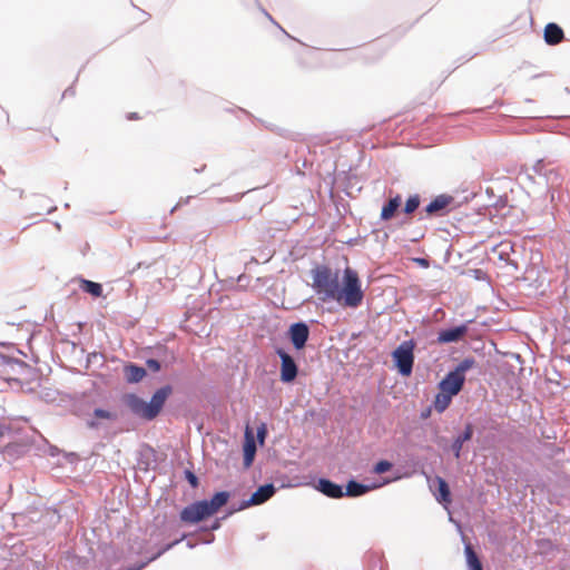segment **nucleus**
I'll return each mask as SVG.
<instances>
[{"label": "nucleus", "instance_id": "nucleus-45", "mask_svg": "<svg viewBox=\"0 0 570 570\" xmlns=\"http://www.w3.org/2000/svg\"><path fill=\"white\" fill-rule=\"evenodd\" d=\"M492 205L497 208H504L507 207V199L499 197Z\"/></svg>", "mask_w": 570, "mask_h": 570}, {"label": "nucleus", "instance_id": "nucleus-47", "mask_svg": "<svg viewBox=\"0 0 570 570\" xmlns=\"http://www.w3.org/2000/svg\"><path fill=\"white\" fill-rule=\"evenodd\" d=\"M76 91H75V87L71 85L69 86L62 94V98L63 97H67V96H75Z\"/></svg>", "mask_w": 570, "mask_h": 570}, {"label": "nucleus", "instance_id": "nucleus-20", "mask_svg": "<svg viewBox=\"0 0 570 570\" xmlns=\"http://www.w3.org/2000/svg\"><path fill=\"white\" fill-rule=\"evenodd\" d=\"M256 451H257V448H256L254 436L249 431H246L245 440L242 445L243 466L245 469H249L253 465L255 455H256Z\"/></svg>", "mask_w": 570, "mask_h": 570}, {"label": "nucleus", "instance_id": "nucleus-27", "mask_svg": "<svg viewBox=\"0 0 570 570\" xmlns=\"http://www.w3.org/2000/svg\"><path fill=\"white\" fill-rule=\"evenodd\" d=\"M455 395L446 392V391H440L435 394L433 406L438 413H443L449 405L451 404L452 399Z\"/></svg>", "mask_w": 570, "mask_h": 570}, {"label": "nucleus", "instance_id": "nucleus-38", "mask_svg": "<svg viewBox=\"0 0 570 570\" xmlns=\"http://www.w3.org/2000/svg\"><path fill=\"white\" fill-rule=\"evenodd\" d=\"M435 443H436V445L440 449H442V451L444 453H450L449 445H450L451 442L449 441L448 438H445V436H436Z\"/></svg>", "mask_w": 570, "mask_h": 570}, {"label": "nucleus", "instance_id": "nucleus-61", "mask_svg": "<svg viewBox=\"0 0 570 570\" xmlns=\"http://www.w3.org/2000/svg\"><path fill=\"white\" fill-rule=\"evenodd\" d=\"M276 27L279 29V30H283V27L279 24V23H275Z\"/></svg>", "mask_w": 570, "mask_h": 570}, {"label": "nucleus", "instance_id": "nucleus-52", "mask_svg": "<svg viewBox=\"0 0 570 570\" xmlns=\"http://www.w3.org/2000/svg\"><path fill=\"white\" fill-rule=\"evenodd\" d=\"M263 12L273 23H276V21L273 19V17L266 10L263 9Z\"/></svg>", "mask_w": 570, "mask_h": 570}, {"label": "nucleus", "instance_id": "nucleus-39", "mask_svg": "<svg viewBox=\"0 0 570 570\" xmlns=\"http://www.w3.org/2000/svg\"><path fill=\"white\" fill-rule=\"evenodd\" d=\"M87 362L92 363V364L100 362V364H101L104 362V355L98 352L89 353L88 357H87Z\"/></svg>", "mask_w": 570, "mask_h": 570}, {"label": "nucleus", "instance_id": "nucleus-43", "mask_svg": "<svg viewBox=\"0 0 570 570\" xmlns=\"http://www.w3.org/2000/svg\"><path fill=\"white\" fill-rule=\"evenodd\" d=\"M236 512H239V510L237 509V504H232L226 509L225 514L223 517L227 519Z\"/></svg>", "mask_w": 570, "mask_h": 570}, {"label": "nucleus", "instance_id": "nucleus-4", "mask_svg": "<svg viewBox=\"0 0 570 570\" xmlns=\"http://www.w3.org/2000/svg\"><path fill=\"white\" fill-rule=\"evenodd\" d=\"M414 350V340H407L403 341L391 353L393 365L403 377L410 376L413 372L415 361Z\"/></svg>", "mask_w": 570, "mask_h": 570}, {"label": "nucleus", "instance_id": "nucleus-60", "mask_svg": "<svg viewBox=\"0 0 570 570\" xmlns=\"http://www.w3.org/2000/svg\"><path fill=\"white\" fill-rule=\"evenodd\" d=\"M276 27L279 29V30H283V27L279 24V23H275Z\"/></svg>", "mask_w": 570, "mask_h": 570}, {"label": "nucleus", "instance_id": "nucleus-48", "mask_svg": "<svg viewBox=\"0 0 570 570\" xmlns=\"http://www.w3.org/2000/svg\"><path fill=\"white\" fill-rule=\"evenodd\" d=\"M431 411H432V407H431V406H429V407L424 409V410L421 412V414H420L421 419L425 420V419L430 417V415H431Z\"/></svg>", "mask_w": 570, "mask_h": 570}, {"label": "nucleus", "instance_id": "nucleus-24", "mask_svg": "<svg viewBox=\"0 0 570 570\" xmlns=\"http://www.w3.org/2000/svg\"><path fill=\"white\" fill-rule=\"evenodd\" d=\"M150 354L156 360L161 361L164 367H169L176 362L175 353L166 345L158 344L150 348Z\"/></svg>", "mask_w": 570, "mask_h": 570}, {"label": "nucleus", "instance_id": "nucleus-13", "mask_svg": "<svg viewBox=\"0 0 570 570\" xmlns=\"http://www.w3.org/2000/svg\"><path fill=\"white\" fill-rule=\"evenodd\" d=\"M466 377H462L450 370L438 383V390L446 391L453 395H458L464 387Z\"/></svg>", "mask_w": 570, "mask_h": 570}, {"label": "nucleus", "instance_id": "nucleus-58", "mask_svg": "<svg viewBox=\"0 0 570 570\" xmlns=\"http://www.w3.org/2000/svg\"><path fill=\"white\" fill-rule=\"evenodd\" d=\"M276 27L279 29V30H283V27L279 24V23H275Z\"/></svg>", "mask_w": 570, "mask_h": 570}, {"label": "nucleus", "instance_id": "nucleus-9", "mask_svg": "<svg viewBox=\"0 0 570 570\" xmlns=\"http://www.w3.org/2000/svg\"><path fill=\"white\" fill-rule=\"evenodd\" d=\"M474 432V424L465 422L463 428L455 433L449 445L450 453L454 459L460 460L464 451H468V443L472 441Z\"/></svg>", "mask_w": 570, "mask_h": 570}, {"label": "nucleus", "instance_id": "nucleus-51", "mask_svg": "<svg viewBox=\"0 0 570 570\" xmlns=\"http://www.w3.org/2000/svg\"><path fill=\"white\" fill-rule=\"evenodd\" d=\"M127 118H128L129 120H132V119H138V118H139V116H138V114H137V112H130V114H128V115H127Z\"/></svg>", "mask_w": 570, "mask_h": 570}, {"label": "nucleus", "instance_id": "nucleus-11", "mask_svg": "<svg viewBox=\"0 0 570 570\" xmlns=\"http://www.w3.org/2000/svg\"><path fill=\"white\" fill-rule=\"evenodd\" d=\"M313 488L330 499H342L343 498V484H338L326 476L317 478Z\"/></svg>", "mask_w": 570, "mask_h": 570}, {"label": "nucleus", "instance_id": "nucleus-56", "mask_svg": "<svg viewBox=\"0 0 570 570\" xmlns=\"http://www.w3.org/2000/svg\"><path fill=\"white\" fill-rule=\"evenodd\" d=\"M205 168H206V166L204 165L200 168H195V171L196 173H202V171H204Z\"/></svg>", "mask_w": 570, "mask_h": 570}, {"label": "nucleus", "instance_id": "nucleus-54", "mask_svg": "<svg viewBox=\"0 0 570 570\" xmlns=\"http://www.w3.org/2000/svg\"><path fill=\"white\" fill-rule=\"evenodd\" d=\"M57 209L56 206H51L50 208L47 209V214H51L53 213L55 210Z\"/></svg>", "mask_w": 570, "mask_h": 570}, {"label": "nucleus", "instance_id": "nucleus-8", "mask_svg": "<svg viewBox=\"0 0 570 570\" xmlns=\"http://www.w3.org/2000/svg\"><path fill=\"white\" fill-rule=\"evenodd\" d=\"M285 337L297 352L305 350L311 337V327L306 321L293 322L288 325Z\"/></svg>", "mask_w": 570, "mask_h": 570}, {"label": "nucleus", "instance_id": "nucleus-50", "mask_svg": "<svg viewBox=\"0 0 570 570\" xmlns=\"http://www.w3.org/2000/svg\"><path fill=\"white\" fill-rule=\"evenodd\" d=\"M215 540V535L214 534H210L208 539L204 540L203 543L204 544H210L213 543Z\"/></svg>", "mask_w": 570, "mask_h": 570}, {"label": "nucleus", "instance_id": "nucleus-14", "mask_svg": "<svg viewBox=\"0 0 570 570\" xmlns=\"http://www.w3.org/2000/svg\"><path fill=\"white\" fill-rule=\"evenodd\" d=\"M402 204L403 199L401 194L390 196L387 199L384 200L382 205L380 219L382 222H389L396 217L400 213H402Z\"/></svg>", "mask_w": 570, "mask_h": 570}, {"label": "nucleus", "instance_id": "nucleus-16", "mask_svg": "<svg viewBox=\"0 0 570 570\" xmlns=\"http://www.w3.org/2000/svg\"><path fill=\"white\" fill-rule=\"evenodd\" d=\"M435 500L446 507L452 502L451 490L446 480L442 476L436 475L433 483L430 485Z\"/></svg>", "mask_w": 570, "mask_h": 570}, {"label": "nucleus", "instance_id": "nucleus-40", "mask_svg": "<svg viewBox=\"0 0 570 570\" xmlns=\"http://www.w3.org/2000/svg\"><path fill=\"white\" fill-rule=\"evenodd\" d=\"M267 435V426L265 423H262L258 428H257V440L261 444L264 443V440Z\"/></svg>", "mask_w": 570, "mask_h": 570}, {"label": "nucleus", "instance_id": "nucleus-44", "mask_svg": "<svg viewBox=\"0 0 570 570\" xmlns=\"http://www.w3.org/2000/svg\"><path fill=\"white\" fill-rule=\"evenodd\" d=\"M415 263H417L420 266L426 268L430 266V262L428 258H424V257H417L414 259Z\"/></svg>", "mask_w": 570, "mask_h": 570}, {"label": "nucleus", "instance_id": "nucleus-32", "mask_svg": "<svg viewBox=\"0 0 570 570\" xmlns=\"http://www.w3.org/2000/svg\"><path fill=\"white\" fill-rule=\"evenodd\" d=\"M393 468V463L389 460L381 459L373 465V473L375 474H383L389 472Z\"/></svg>", "mask_w": 570, "mask_h": 570}, {"label": "nucleus", "instance_id": "nucleus-33", "mask_svg": "<svg viewBox=\"0 0 570 570\" xmlns=\"http://www.w3.org/2000/svg\"><path fill=\"white\" fill-rule=\"evenodd\" d=\"M226 520L224 517L215 518L210 524L200 525L198 531L200 532H214L222 528L223 521Z\"/></svg>", "mask_w": 570, "mask_h": 570}, {"label": "nucleus", "instance_id": "nucleus-30", "mask_svg": "<svg viewBox=\"0 0 570 570\" xmlns=\"http://www.w3.org/2000/svg\"><path fill=\"white\" fill-rule=\"evenodd\" d=\"M512 255H518L515 246L502 243L498 250V258L507 264V262L512 257Z\"/></svg>", "mask_w": 570, "mask_h": 570}, {"label": "nucleus", "instance_id": "nucleus-10", "mask_svg": "<svg viewBox=\"0 0 570 570\" xmlns=\"http://www.w3.org/2000/svg\"><path fill=\"white\" fill-rule=\"evenodd\" d=\"M472 323H474L473 318L439 330L435 342L440 345L459 343L469 334Z\"/></svg>", "mask_w": 570, "mask_h": 570}, {"label": "nucleus", "instance_id": "nucleus-59", "mask_svg": "<svg viewBox=\"0 0 570 570\" xmlns=\"http://www.w3.org/2000/svg\"><path fill=\"white\" fill-rule=\"evenodd\" d=\"M276 27L279 29V30H283V27L279 24V23H275Z\"/></svg>", "mask_w": 570, "mask_h": 570}, {"label": "nucleus", "instance_id": "nucleus-25", "mask_svg": "<svg viewBox=\"0 0 570 570\" xmlns=\"http://www.w3.org/2000/svg\"><path fill=\"white\" fill-rule=\"evenodd\" d=\"M464 542V556L468 570H483V564L469 542Z\"/></svg>", "mask_w": 570, "mask_h": 570}, {"label": "nucleus", "instance_id": "nucleus-31", "mask_svg": "<svg viewBox=\"0 0 570 570\" xmlns=\"http://www.w3.org/2000/svg\"><path fill=\"white\" fill-rule=\"evenodd\" d=\"M368 569L370 570H386V562L383 557L377 554L368 556Z\"/></svg>", "mask_w": 570, "mask_h": 570}, {"label": "nucleus", "instance_id": "nucleus-28", "mask_svg": "<svg viewBox=\"0 0 570 570\" xmlns=\"http://www.w3.org/2000/svg\"><path fill=\"white\" fill-rule=\"evenodd\" d=\"M421 196L419 194H412L406 199L404 205L402 206V213L406 216H412L421 205Z\"/></svg>", "mask_w": 570, "mask_h": 570}, {"label": "nucleus", "instance_id": "nucleus-2", "mask_svg": "<svg viewBox=\"0 0 570 570\" xmlns=\"http://www.w3.org/2000/svg\"><path fill=\"white\" fill-rule=\"evenodd\" d=\"M364 299V291L357 272L346 266L343 271L342 279H338L334 297L332 301L350 308H357Z\"/></svg>", "mask_w": 570, "mask_h": 570}, {"label": "nucleus", "instance_id": "nucleus-5", "mask_svg": "<svg viewBox=\"0 0 570 570\" xmlns=\"http://www.w3.org/2000/svg\"><path fill=\"white\" fill-rule=\"evenodd\" d=\"M456 207L455 197L449 194H440L420 212L419 220L443 217Z\"/></svg>", "mask_w": 570, "mask_h": 570}, {"label": "nucleus", "instance_id": "nucleus-15", "mask_svg": "<svg viewBox=\"0 0 570 570\" xmlns=\"http://www.w3.org/2000/svg\"><path fill=\"white\" fill-rule=\"evenodd\" d=\"M29 368L30 366L24 361L0 352V375L21 374Z\"/></svg>", "mask_w": 570, "mask_h": 570}, {"label": "nucleus", "instance_id": "nucleus-1", "mask_svg": "<svg viewBox=\"0 0 570 570\" xmlns=\"http://www.w3.org/2000/svg\"><path fill=\"white\" fill-rule=\"evenodd\" d=\"M173 391L174 389L170 384H165L154 391L149 401H146L136 393H126L122 396V402L134 416L145 422H151L163 412Z\"/></svg>", "mask_w": 570, "mask_h": 570}, {"label": "nucleus", "instance_id": "nucleus-63", "mask_svg": "<svg viewBox=\"0 0 570 570\" xmlns=\"http://www.w3.org/2000/svg\"><path fill=\"white\" fill-rule=\"evenodd\" d=\"M0 173H3V170L0 168Z\"/></svg>", "mask_w": 570, "mask_h": 570}, {"label": "nucleus", "instance_id": "nucleus-17", "mask_svg": "<svg viewBox=\"0 0 570 570\" xmlns=\"http://www.w3.org/2000/svg\"><path fill=\"white\" fill-rule=\"evenodd\" d=\"M117 419L118 415L116 412L102 407H95L91 416L86 420V426L89 430H99L102 420L115 422Z\"/></svg>", "mask_w": 570, "mask_h": 570}, {"label": "nucleus", "instance_id": "nucleus-26", "mask_svg": "<svg viewBox=\"0 0 570 570\" xmlns=\"http://www.w3.org/2000/svg\"><path fill=\"white\" fill-rule=\"evenodd\" d=\"M79 287L82 292L90 294L92 297H101L102 296L104 288L100 283L80 277L79 278Z\"/></svg>", "mask_w": 570, "mask_h": 570}, {"label": "nucleus", "instance_id": "nucleus-12", "mask_svg": "<svg viewBox=\"0 0 570 570\" xmlns=\"http://www.w3.org/2000/svg\"><path fill=\"white\" fill-rule=\"evenodd\" d=\"M379 487L380 484L377 483H363L352 476L343 485V498H360Z\"/></svg>", "mask_w": 570, "mask_h": 570}, {"label": "nucleus", "instance_id": "nucleus-3", "mask_svg": "<svg viewBox=\"0 0 570 570\" xmlns=\"http://www.w3.org/2000/svg\"><path fill=\"white\" fill-rule=\"evenodd\" d=\"M313 288L323 302L332 301L338 285V272L327 265H316L311 271Z\"/></svg>", "mask_w": 570, "mask_h": 570}, {"label": "nucleus", "instance_id": "nucleus-7", "mask_svg": "<svg viewBox=\"0 0 570 570\" xmlns=\"http://www.w3.org/2000/svg\"><path fill=\"white\" fill-rule=\"evenodd\" d=\"M274 352L281 361L279 381L284 384L293 383L299 373L296 360L282 346H275Z\"/></svg>", "mask_w": 570, "mask_h": 570}, {"label": "nucleus", "instance_id": "nucleus-53", "mask_svg": "<svg viewBox=\"0 0 570 570\" xmlns=\"http://www.w3.org/2000/svg\"><path fill=\"white\" fill-rule=\"evenodd\" d=\"M186 546H187V548H189V549H194V548L196 547V543H195V542H193V541H190V540H188V541H187V543H186Z\"/></svg>", "mask_w": 570, "mask_h": 570}, {"label": "nucleus", "instance_id": "nucleus-49", "mask_svg": "<svg viewBox=\"0 0 570 570\" xmlns=\"http://www.w3.org/2000/svg\"><path fill=\"white\" fill-rule=\"evenodd\" d=\"M10 432V428L6 424L0 423V438L4 436L6 433Z\"/></svg>", "mask_w": 570, "mask_h": 570}, {"label": "nucleus", "instance_id": "nucleus-62", "mask_svg": "<svg viewBox=\"0 0 570 570\" xmlns=\"http://www.w3.org/2000/svg\"><path fill=\"white\" fill-rule=\"evenodd\" d=\"M524 101H525V102H533V100H532V99H530V98H527Z\"/></svg>", "mask_w": 570, "mask_h": 570}, {"label": "nucleus", "instance_id": "nucleus-23", "mask_svg": "<svg viewBox=\"0 0 570 570\" xmlns=\"http://www.w3.org/2000/svg\"><path fill=\"white\" fill-rule=\"evenodd\" d=\"M564 37L563 29L556 22H549L544 27L543 39L547 45L556 46L562 41Z\"/></svg>", "mask_w": 570, "mask_h": 570}, {"label": "nucleus", "instance_id": "nucleus-34", "mask_svg": "<svg viewBox=\"0 0 570 570\" xmlns=\"http://www.w3.org/2000/svg\"><path fill=\"white\" fill-rule=\"evenodd\" d=\"M184 479L193 489H197L199 487V479L191 469L184 470Z\"/></svg>", "mask_w": 570, "mask_h": 570}, {"label": "nucleus", "instance_id": "nucleus-42", "mask_svg": "<svg viewBox=\"0 0 570 570\" xmlns=\"http://www.w3.org/2000/svg\"><path fill=\"white\" fill-rule=\"evenodd\" d=\"M507 265L510 266L514 272H519L522 269L517 255H512V257L507 262Z\"/></svg>", "mask_w": 570, "mask_h": 570}, {"label": "nucleus", "instance_id": "nucleus-55", "mask_svg": "<svg viewBox=\"0 0 570 570\" xmlns=\"http://www.w3.org/2000/svg\"><path fill=\"white\" fill-rule=\"evenodd\" d=\"M23 194H24L23 189H17V195H19L20 198L23 197Z\"/></svg>", "mask_w": 570, "mask_h": 570}, {"label": "nucleus", "instance_id": "nucleus-21", "mask_svg": "<svg viewBox=\"0 0 570 570\" xmlns=\"http://www.w3.org/2000/svg\"><path fill=\"white\" fill-rule=\"evenodd\" d=\"M124 376L128 384L140 383L147 376V370L134 362L124 365Z\"/></svg>", "mask_w": 570, "mask_h": 570}, {"label": "nucleus", "instance_id": "nucleus-35", "mask_svg": "<svg viewBox=\"0 0 570 570\" xmlns=\"http://www.w3.org/2000/svg\"><path fill=\"white\" fill-rule=\"evenodd\" d=\"M544 179L548 185L553 187L556 185H559L560 175L553 168H550L549 171H544Z\"/></svg>", "mask_w": 570, "mask_h": 570}, {"label": "nucleus", "instance_id": "nucleus-29", "mask_svg": "<svg viewBox=\"0 0 570 570\" xmlns=\"http://www.w3.org/2000/svg\"><path fill=\"white\" fill-rule=\"evenodd\" d=\"M476 360L473 356L464 357L460 361L452 371L459 374L462 377H466L465 374L468 371L474 368L476 366Z\"/></svg>", "mask_w": 570, "mask_h": 570}, {"label": "nucleus", "instance_id": "nucleus-46", "mask_svg": "<svg viewBox=\"0 0 570 570\" xmlns=\"http://www.w3.org/2000/svg\"><path fill=\"white\" fill-rule=\"evenodd\" d=\"M190 198H193V196H187L186 198H180L179 202L177 203L176 206L173 207L171 209V213L179 206H183V205H186L189 203Z\"/></svg>", "mask_w": 570, "mask_h": 570}, {"label": "nucleus", "instance_id": "nucleus-18", "mask_svg": "<svg viewBox=\"0 0 570 570\" xmlns=\"http://www.w3.org/2000/svg\"><path fill=\"white\" fill-rule=\"evenodd\" d=\"M232 497V493L227 490H219L215 491L210 498L202 499V502L205 503L208 511L212 515H215L223 507H225L229 499Z\"/></svg>", "mask_w": 570, "mask_h": 570}, {"label": "nucleus", "instance_id": "nucleus-36", "mask_svg": "<svg viewBox=\"0 0 570 570\" xmlns=\"http://www.w3.org/2000/svg\"><path fill=\"white\" fill-rule=\"evenodd\" d=\"M146 365H147V367H148L150 371H153V372H155V373L159 372V371L161 370V367L164 366V365L161 364V361L156 360L154 356L148 357V358L146 360Z\"/></svg>", "mask_w": 570, "mask_h": 570}, {"label": "nucleus", "instance_id": "nucleus-19", "mask_svg": "<svg viewBox=\"0 0 570 570\" xmlns=\"http://www.w3.org/2000/svg\"><path fill=\"white\" fill-rule=\"evenodd\" d=\"M522 281L525 282L529 287L538 291L543 287L546 277L539 266L529 265L523 271Z\"/></svg>", "mask_w": 570, "mask_h": 570}, {"label": "nucleus", "instance_id": "nucleus-41", "mask_svg": "<svg viewBox=\"0 0 570 570\" xmlns=\"http://www.w3.org/2000/svg\"><path fill=\"white\" fill-rule=\"evenodd\" d=\"M254 505H255L254 500L249 495L248 499H244V500L239 501V503L237 504V509L239 511H243V510L248 509V508L254 507Z\"/></svg>", "mask_w": 570, "mask_h": 570}, {"label": "nucleus", "instance_id": "nucleus-57", "mask_svg": "<svg viewBox=\"0 0 570 570\" xmlns=\"http://www.w3.org/2000/svg\"><path fill=\"white\" fill-rule=\"evenodd\" d=\"M346 243L350 245H353L355 243V239L352 238V239L347 240Z\"/></svg>", "mask_w": 570, "mask_h": 570}, {"label": "nucleus", "instance_id": "nucleus-6", "mask_svg": "<svg viewBox=\"0 0 570 570\" xmlns=\"http://www.w3.org/2000/svg\"><path fill=\"white\" fill-rule=\"evenodd\" d=\"M212 517L202 499L190 502L179 511V521L185 525H196Z\"/></svg>", "mask_w": 570, "mask_h": 570}, {"label": "nucleus", "instance_id": "nucleus-37", "mask_svg": "<svg viewBox=\"0 0 570 570\" xmlns=\"http://www.w3.org/2000/svg\"><path fill=\"white\" fill-rule=\"evenodd\" d=\"M532 169H533V171H534L535 174H538L539 176L544 177V171H549V169H550V168H547L546 163H544V160H543V159H538V160L534 163V165H533Z\"/></svg>", "mask_w": 570, "mask_h": 570}, {"label": "nucleus", "instance_id": "nucleus-22", "mask_svg": "<svg viewBox=\"0 0 570 570\" xmlns=\"http://www.w3.org/2000/svg\"><path fill=\"white\" fill-rule=\"evenodd\" d=\"M276 492L277 488L275 484L273 482H266L258 485L250 497L253 498L255 505H261L273 498Z\"/></svg>", "mask_w": 570, "mask_h": 570}]
</instances>
